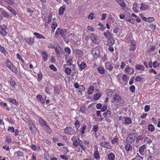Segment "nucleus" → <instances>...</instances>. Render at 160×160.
Instances as JSON below:
<instances>
[{
    "label": "nucleus",
    "instance_id": "nucleus-1",
    "mask_svg": "<svg viewBox=\"0 0 160 160\" xmlns=\"http://www.w3.org/2000/svg\"><path fill=\"white\" fill-rule=\"evenodd\" d=\"M5 66L8 68L15 74H18L19 76L21 75V72H18V68L15 66L8 59H7L5 62Z\"/></svg>",
    "mask_w": 160,
    "mask_h": 160
},
{
    "label": "nucleus",
    "instance_id": "nucleus-2",
    "mask_svg": "<svg viewBox=\"0 0 160 160\" xmlns=\"http://www.w3.org/2000/svg\"><path fill=\"white\" fill-rule=\"evenodd\" d=\"M137 134L136 133H129L127 137L126 141V143L132 144L136 140Z\"/></svg>",
    "mask_w": 160,
    "mask_h": 160
},
{
    "label": "nucleus",
    "instance_id": "nucleus-3",
    "mask_svg": "<svg viewBox=\"0 0 160 160\" xmlns=\"http://www.w3.org/2000/svg\"><path fill=\"white\" fill-rule=\"evenodd\" d=\"M103 115L107 122H111L113 116L111 115L110 111L107 110L106 112L103 113Z\"/></svg>",
    "mask_w": 160,
    "mask_h": 160
},
{
    "label": "nucleus",
    "instance_id": "nucleus-4",
    "mask_svg": "<svg viewBox=\"0 0 160 160\" xmlns=\"http://www.w3.org/2000/svg\"><path fill=\"white\" fill-rule=\"evenodd\" d=\"M100 52L99 48L97 47L94 48L92 50V53L93 56L96 58L99 57Z\"/></svg>",
    "mask_w": 160,
    "mask_h": 160
},
{
    "label": "nucleus",
    "instance_id": "nucleus-5",
    "mask_svg": "<svg viewBox=\"0 0 160 160\" xmlns=\"http://www.w3.org/2000/svg\"><path fill=\"white\" fill-rule=\"evenodd\" d=\"M16 56L17 57V59L19 60L21 65L22 67L25 70H26V69H27V66L26 65L24 60L19 53H17L16 54Z\"/></svg>",
    "mask_w": 160,
    "mask_h": 160
},
{
    "label": "nucleus",
    "instance_id": "nucleus-6",
    "mask_svg": "<svg viewBox=\"0 0 160 160\" xmlns=\"http://www.w3.org/2000/svg\"><path fill=\"white\" fill-rule=\"evenodd\" d=\"M99 145L101 147L106 148L107 149H111L112 148V146L108 142L102 141L100 143Z\"/></svg>",
    "mask_w": 160,
    "mask_h": 160
},
{
    "label": "nucleus",
    "instance_id": "nucleus-7",
    "mask_svg": "<svg viewBox=\"0 0 160 160\" xmlns=\"http://www.w3.org/2000/svg\"><path fill=\"white\" fill-rule=\"evenodd\" d=\"M71 141L72 142V145L75 147L78 146L80 140H81L79 138H77L76 136H74L71 138Z\"/></svg>",
    "mask_w": 160,
    "mask_h": 160
},
{
    "label": "nucleus",
    "instance_id": "nucleus-8",
    "mask_svg": "<svg viewBox=\"0 0 160 160\" xmlns=\"http://www.w3.org/2000/svg\"><path fill=\"white\" fill-rule=\"evenodd\" d=\"M64 132L69 135H72L75 133V130L71 127H67L64 129Z\"/></svg>",
    "mask_w": 160,
    "mask_h": 160
},
{
    "label": "nucleus",
    "instance_id": "nucleus-9",
    "mask_svg": "<svg viewBox=\"0 0 160 160\" xmlns=\"http://www.w3.org/2000/svg\"><path fill=\"white\" fill-rule=\"evenodd\" d=\"M89 37L92 40L93 43L97 44L98 43V37L95 34L91 33Z\"/></svg>",
    "mask_w": 160,
    "mask_h": 160
},
{
    "label": "nucleus",
    "instance_id": "nucleus-10",
    "mask_svg": "<svg viewBox=\"0 0 160 160\" xmlns=\"http://www.w3.org/2000/svg\"><path fill=\"white\" fill-rule=\"evenodd\" d=\"M73 52L76 57L78 58H81L83 55V53L82 51L81 50L75 49L73 51Z\"/></svg>",
    "mask_w": 160,
    "mask_h": 160
},
{
    "label": "nucleus",
    "instance_id": "nucleus-11",
    "mask_svg": "<svg viewBox=\"0 0 160 160\" xmlns=\"http://www.w3.org/2000/svg\"><path fill=\"white\" fill-rule=\"evenodd\" d=\"M113 100H114L112 102H119L122 100V98L118 94H115L113 97Z\"/></svg>",
    "mask_w": 160,
    "mask_h": 160
},
{
    "label": "nucleus",
    "instance_id": "nucleus-12",
    "mask_svg": "<svg viewBox=\"0 0 160 160\" xmlns=\"http://www.w3.org/2000/svg\"><path fill=\"white\" fill-rule=\"evenodd\" d=\"M115 1L123 9L127 7L126 4L124 0H115Z\"/></svg>",
    "mask_w": 160,
    "mask_h": 160
},
{
    "label": "nucleus",
    "instance_id": "nucleus-13",
    "mask_svg": "<svg viewBox=\"0 0 160 160\" xmlns=\"http://www.w3.org/2000/svg\"><path fill=\"white\" fill-rule=\"evenodd\" d=\"M105 66L106 69L110 71H112L113 69V66L112 64L108 61H107L105 63Z\"/></svg>",
    "mask_w": 160,
    "mask_h": 160
},
{
    "label": "nucleus",
    "instance_id": "nucleus-14",
    "mask_svg": "<svg viewBox=\"0 0 160 160\" xmlns=\"http://www.w3.org/2000/svg\"><path fill=\"white\" fill-rule=\"evenodd\" d=\"M125 69V72L128 74H133L134 70L132 68L129 67L128 66H127Z\"/></svg>",
    "mask_w": 160,
    "mask_h": 160
},
{
    "label": "nucleus",
    "instance_id": "nucleus-15",
    "mask_svg": "<svg viewBox=\"0 0 160 160\" xmlns=\"http://www.w3.org/2000/svg\"><path fill=\"white\" fill-rule=\"evenodd\" d=\"M59 34L62 37L64 36L65 35V34L64 33V30L61 29L59 28H57L55 32V35H58Z\"/></svg>",
    "mask_w": 160,
    "mask_h": 160
},
{
    "label": "nucleus",
    "instance_id": "nucleus-16",
    "mask_svg": "<svg viewBox=\"0 0 160 160\" xmlns=\"http://www.w3.org/2000/svg\"><path fill=\"white\" fill-rule=\"evenodd\" d=\"M46 96L44 98H43L41 95L37 94V98L39 101L43 105H44L45 103Z\"/></svg>",
    "mask_w": 160,
    "mask_h": 160
},
{
    "label": "nucleus",
    "instance_id": "nucleus-17",
    "mask_svg": "<svg viewBox=\"0 0 160 160\" xmlns=\"http://www.w3.org/2000/svg\"><path fill=\"white\" fill-rule=\"evenodd\" d=\"M125 39L128 43H131L134 42L133 38L130 35H127L125 38Z\"/></svg>",
    "mask_w": 160,
    "mask_h": 160
},
{
    "label": "nucleus",
    "instance_id": "nucleus-18",
    "mask_svg": "<svg viewBox=\"0 0 160 160\" xmlns=\"http://www.w3.org/2000/svg\"><path fill=\"white\" fill-rule=\"evenodd\" d=\"M104 36L105 38L107 39L112 38V35L109 32V30H107L103 33Z\"/></svg>",
    "mask_w": 160,
    "mask_h": 160
},
{
    "label": "nucleus",
    "instance_id": "nucleus-19",
    "mask_svg": "<svg viewBox=\"0 0 160 160\" xmlns=\"http://www.w3.org/2000/svg\"><path fill=\"white\" fill-rule=\"evenodd\" d=\"M24 40L27 43L30 45H32L34 42V39L31 37L25 38Z\"/></svg>",
    "mask_w": 160,
    "mask_h": 160
},
{
    "label": "nucleus",
    "instance_id": "nucleus-20",
    "mask_svg": "<svg viewBox=\"0 0 160 160\" xmlns=\"http://www.w3.org/2000/svg\"><path fill=\"white\" fill-rule=\"evenodd\" d=\"M8 81L10 84V86L12 88H15V87L17 86L16 82L12 78H11L10 80Z\"/></svg>",
    "mask_w": 160,
    "mask_h": 160
},
{
    "label": "nucleus",
    "instance_id": "nucleus-21",
    "mask_svg": "<svg viewBox=\"0 0 160 160\" xmlns=\"http://www.w3.org/2000/svg\"><path fill=\"white\" fill-rule=\"evenodd\" d=\"M131 144L127 143L125 146V149L127 152H128L129 151H131L132 150V147L130 145Z\"/></svg>",
    "mask_w": 160,
    "mask_h": 160
},
{
    "label": "nucleus",
    "instance_id": "nucleus-22",
    "mask_svg": "<svg viewBox=\"0 0 160 160\" xmlns=\"http://www.w3.org/2000/svg\"><path fill=\"white\" fill-rule=\"evenodd\" d=\"M146 145L145 144L143 145L140 147L139 152L141 155H144V152L146 148Z\"/></svg>",
    "mask_w": 160,
    "mask_h": 160
},
{
    "label": "nucleus",
    "instance_id": "nucleus-23",
    "mask_svg": "<svg viewBox=\"0 0 160 160\" xmlns=\"http://www.w3.org/2000/svg\"><path fill=\"white\" fill-rule=\"evenodd\" d=\"M33 34L35 35L36 38L38 39H45L46 38V37L38 33L37 32H34L33 33Z\"/></svg>",
    "mask_w": 160,
    "mask_h": 160
},
{
    "label": "nucleus",
    "instance_id": "nucleus-24",
    "mask_svg": "<svg viewBox=\"0 0 160 160\" xmlns=\"http://www.w3.org/2000/svg\"><path fill=\"white\" fill-rule=\"evenodd\" d=\"M135 69L136 70H140L142 72L145 70V68L144 67L141 65L139 64H137L135 66Z\"/></svg>",
    "mask_w": 160,
    "mask_h": 160
},
{
    "label": "nucleus",
    "instance_id": "nucleus-25",
    "mask_svg": "<svg viewBox=\"0 0 160 160\" xmlns=\"http://www.w3.org/2000/svg\"><path fill=\"white\" fill-rule=\"evenodd\" d=\"M66 7V5L63 4L62 6L60 8L58 12V14L59 15H61L64 13L65 11Z\"/></svg>",
    "mask_w": 160,
    "mask_h": 160
},
{
    "label": "nucleus",
    "instance_id": "nucleus-26",
    "mask_svg": "<svg viewBox=\"0 0 160 160\" xmlns=\"http://www.w3.org/2000/svg\"><path fill=\"white\" fill-rule=\"evenodd\" d=\"M107 45L108 46H112L115 43L114 40L112 38L107 39Z\"/></svg>",
    "mask_w": 160,
    "mask_h": 160
},
{
    "label": "nucleus",
    "instance_id": "nucleus-27",
    "mask_svg": "<svg viewBox=\"0 0 160 160\" xmlns=\"http://www.w3.org/2000/svg\"><path fill=\"white\" fill-rule=\"evenodd\" d=\"M93 157L96 160H100L101 157L98 151L94 152Z\"/></svg>",
    "mask_w": 160,
    "mask_h": 160
},
{
    "label": "nucleus",
    "instance_id": "nucleus-28",
    "mask_svg": "<svg viewBox=\"0 0 160 160\" xmlns=\"http://www.w3.org/2000/svg\"><path fill=\"white\" fill-rule=\"evenodd\" d=\"M78 65L80 71H82L84 68L87 67V65L86 63L84 62H82L80 64L78 63Z\"/></svg>",
    "mask_w": 160,
    "mask_h": 160
},
{
    "label": "nucleus",
    "instance_id": "nucleus-29",
    "mask_svg": "<svg viewBox=\"0 0 160 160\" xmlns=\"http://www.w3.org/2000/svg\"><path fill=\"white\" fill-rule=\"evenodd\" d=\"M41 53L44 62H46L48 59V55L47 52H46L42 51Z\"/></svg>",
    "mask_w": 160,
    "mask_h": 160
},
{
    "label": "nucleus",
    "instance_id": "nucleus-30",
    "mask_svg": "<svg viewBox=\"0 0 160 160\" xmlns=\"http://www.w3.org/2000/svg\"><path fill=\"white\" fill-rule=\"evenodd\" d=\"M130 47L129 48L130 51H132L135 50L136 49V41L131 43Z\"/></svg>",
    "mask_w": 160,
    "mask_h": 160
},
{
    "label": "nucleus",
    "instance_id": "nucleus-31",
    "mask_svg": "<svg viewBox=\"0 0 160 160\" xmlns=\"http://www.w3.org/2000/svg\"><path fill=\"white\" fill-rule=\"evenodd\" d=\"M39 122L41 126L42 127H45L47 125L46 122L41 118H39Z\"/></svg>",
    "mask_w": 160,
    "mask_h": 160
},
{
    "label": "nucleus",
    "instance_id": "nucleus-32",
    "mask_svg": "<svg viewBox=\"0 0 160 160\" xmlns=\"http://www.w3.org/2000/svg\"><path fill=\"white\" fill-rule=\"evenodd\" d=\"M80 141H79V143L78 145V146L80 147L83 150V151L85 152L86 150V146L83 143V142L81 140Z\"/></svg>",
    "mask_w": 160,
    "mask_h": 160
},
{
    "label": "nucleus",
    "instance_id": "nucleus-33",
    "mask_svg": "<svg viewBox=\"0 0 160 160\" xmlns=\"http://www.w3.org/2000/svg\"><path fill=\"white\" fill-rule=\"evenodd\" d=\"M0 106L5 108L6 107V109L7 111H9L10 110V108L8 107L7 104L6 103H3V102H0Z\"/></svg>",
    "mask_w": 160,
    "mask_h": 160
},
{
    "label": "nucleus",
    "instance_id": "nucleus-34",
    "mask_svg": "<svg viewBox=\"0 0 160 160\" xmlns=\"http://www.w3.org/2000/svg\"><path fill=\"white\" fill-rule=\"evenodd\" d=\"M0 33L3 37L6 36L7 35V32L2 28V26L0 25Z\"/></svg>",
    "mask_w": 160,
    "mask_h": 160
},
{
    "label": "nucleus",
    "instance_id": "nucleus-35",
    "mask_svg": "<svg viewBox=\"0 0 160 160\" xmlns=\"http://www.w3.org/2000/svg\"><path fill=\"white\" fill-rule=\"evenodd\" d=\"M115 158V156L112 152H111L108 156V160H114Z\"/></svg>",
    "mask_w": 160,
    "mask_h": 160
},
{
    "label": "nucleus",
    "instance_id": "nucleus-36",
    "mask_svg": "<svg viewBox=\"0 0 160 160\" xmlns=\"http://www.w3.org/2000/svg\"><path fill=\"white\" fill-rule=\"evenodd\" d=\"M148 131L151 132H154L155 130L154 127L151 124L148 125Z\"/></svg>",
    "mask_w": 160,
    "mask_h": 160
},
{
    "label": "nucleus",
    "instance_id": "nucleus-37",
    "mask_svg": "<svg viewBox=\"0 0 160 160\" xmlns=\"http://www.w3.org/2000/svg\"><path fill=\"white\" fill-rule=\"evenodd\" d=\"M7 100L9 101L11 103L14 104L15 105H17L18 104V102L15 99H11L10 98H8L7 99Z\"/></svg>",
    "mask_w": 160,
    "mask_h": 160
},
{
    "label": "nucleus",
    "instance_id": "nucleus-38",
    "mask_svg": "<svg viewBox=\"0 0 160 160\" xmlns=\"http://www.w3.org/2000/svg\"><path fill=\"white\" fill-rule=\"evenodd\" d=\"M94 90V86H90L88 89V93L89 95L92 94Z\"/></svg>",
    "mask_w": 160,
    "mask_h": 160
},
{
    "label": "nucleus",
    "instance_id": "nucleus-39",
    "mask_svg": "<svg viewBox=\"0 0 160 160\" xmlns=\"http://www.w3.org/2000/svg\"><path fill=\"white\" fill-rule=\"evenodd\" d=\"M57 27V24L56 22H53L51 25V28L52 29L51 31L52 32H54V30Z\"/></svg>",
    "mask_w": 160,
    "mask_h": 160
},
{
    "label": "nucleus",
    "instance_id": "nucleus-40",
    "mask_svg": "<svg viewBox=\"0 0 160 160\" xmlns=\"http://www.w3.org/2000/svg\"><path fill=\"white\" fill-rule=\"evenodd\" d=\"M0 51L2 53H3L5 55H7L8 51L5 49L4 47L0 45Z\"/></svg>",
    "mask_w": 160,
    "mask_h": 160
},
{
    "label": "nucleus",
    "instance_id": "nucleus-41",
    "mask_svg": "<svg viewBox=\"0 0 160 160\" xmlns=\"http://www.w3.org/2000/svg\"><path fill=\"white\" fill-rule=\"evenodd\" d=\"M138 6V4L136 2L134 3L133 5L132 9L136 13H138L139 12V10L137 8Z\"/></svg>",
    "mask_w": 160,
    "mask_h": 160
},
{
    "label": "nucleus",
    "instance_id": "nucleus-42",
    "mask_svg": "<svg viewBox=\"0 0 160 160\" xmlns=\"http://www.w3.org/2000/svg\"><path fill=\"white\" fill-rule=\"evenodd\" d=\"M131 119L128 117H126L124 119V123L127 124H129L132 123Z\"/></svg>",
    "mask_w": 160,
    "mask_h": 160
},
{
    "label": "nucleus",
    "instance_id": "nucleus-43",
    "mask_svg": "<svg viewBox=\"0 0 160 160\" xmlns=\"http://www.w3.org/2000/svg\"><path fill=\"white\" fill-rule=\"evenodd\" d=\"M148 8L149 7L147 5L145 4L142 3L140 9L141 10H144L146 9H148Z\"/></svg>",
    "mask_w": 160,
    "mask_h": 160
},
{
    "label": "nucleus",
    "instance_id": "nucleus-44",
    "mask_svg": "<svg viewBox=\"0 0 160 160\" xmlns=\"http://www.w3.org/2000/svg\"><path fill=\"white\" fill-rule=\"evenodd\" d=\"M144 138V137L143 135H139L137 137L136 140V143H138L139 141L143 140Z\"/></svg>",
    "mask_w": 160,
    "mask_h": 160
},
{
    "label": "nucleus",
    "instance_id": "nucleus-45",
    "mask_svg": "<svg viewBox=\"0 0 160 160\" xmlns=\"http://www.w3.org/2000/svg\"><path fill=\"white\" fill-rule=\"evenodd\" d=\"M133 159L134 160H143V158L140 156L138 153Z\"/></svg>",
    "mask_w": 160,
    "mask_h": 160
},
{
    "label": "nucleus",
    "instance_id": "nucleus-46",
    "mask_svg": "<svg viewBox=\"0 0 160 160\" xmlns=\"http://www.w3.org/2000/svg\"><path fill=\"white\" fill-rule=\"evenodd\" d=\"M119 140V138L117 136H115L114 138L111 141V143L112 144H114L115 143H117Z\"/></svg>",
    "mask_w": 160,
    "mask_h": 160
},
{
    "label": "nucleus",
    "instance_id": "nucleus-47",
    "mask_svg": "<svg viewBox=\"0 0 160 160\" xmlns=\"http://www.w3.org/2000/svg\"><path fill=\"white\" fill-rule=\"evenodd\" d=\"M74 124L75 127V128L76 129H78V128H79L80 126V121L77 119L75 122Z\"/></svg>",
    "mask_w": 160,
    "mask_h": 160
},
{
    "label": "nucleus",
    "instance_id": "nucleus-48",
    "mask_svg": "<svg viewBox=\"0 0 160 160\" xmlns=\"http://www.w3.org/2000/svg\"><path fill=\"white\" fill-rule=\"evenodd\" d=\"M42 72L40 71L38 74L37 79L38 82H40L42 79Z\"/></svg>",
    "mask_w": 160,
    "mask_h": 160
},
{
    "label": "nucleus",
    "instance_id": "nucleus-49",
    "mask_svg": "<svg viewBox=\"0 0 160 160\" xmlns=\"http://www.w3.org/2000/svg\"><path fill=\"white\" fill-rule=\"evenodd\" d=\"M144 141L145 143L148 144H150L152 142L151 140L148 137H146L144 138Z\"/></svg>",
    "mask_w": 160,
    "mask_h": 160
},
{
    "label": "nucleus",
    "instance_id": "nucleus-50",
    "mask_svg": "<svg viewBox=\"0 0 160 160\" xmlns=\"http://www.w3.org/2000/svg\"><path fill=\"white\" fill-rule=\"evenodd\" d=\"M98 72L102 74H103L105 72V70L104 68L102 67H99L98 68Z\"/></svg>",
    "mask_w": 160,
    "mask_h": 160
},
{
    "label": "nucleus",
    "instance_id": "nucleus-51",
    "mask_svg": "<svg viewBox=\"0 0 160 160\" xmlns=\"http://www.w3.org/2000/svg\"><path fill=\"white\" fill-rule=\"evenodd\" d=\"M71 72V69L69 68H66L65 69V72L68 75H70Z\"/></svg>",
    "mask_w": 160,
    "mask_h": 160
},
{
    "label": "nucleus",
    "instance_id": "nucleus-52",
    "mask_svg": "<svg viewBox=\"0 0 160 160\" xmlns=\"http://www.w3.org/2000/svg\"><path fill=\"white\" fill-rule=\"evenodd\" d=\"M159 63L156 61H154L152 63L153 67L154 68H156L159 66Z\"/></svg>",
    "mask_w": 160,
    "mask_h": 160
},
{
    "label": "nucleus",
    "instance_id": "nucleus-53",
    "mask_svg": "<svg viewBox=\"0 0 160 160\" xmlns=\"http://www.w3.org/2000/svg\"><path fill=\"white\" fill-rule=\"evenodd\" d=\"M72 58H70L66 61L67 65L68 66L72 65Z\"/></svg>",
    "mask_w": 160,
    "mask_h": 160
},
{
    "label": "nucleus",
    "instance_id": "nucleus-54",
    "mask_svg": "<svg viewBox=\"0 0 160 160\" xmlns=\"http://www.w3.org/2000/svg\"><path fill=\"white\" fill-rule=\"evenodd\" d=\"M101 95L99 93L95 94L93 96V98L95 100H98L100 98Z\"/></svg>",
    "mask_w": 160,
    "mask_h": 160
},
{
    "label": "nucleus",
    "instance_id": "nucleus-55",
    "mask_svg": "<svg viewBox=\"0 0 160 160\" xmlns=\"http://www.w3.org/2000/svg\"><path fill=\"white\" fill-rule=\"evenodd\" d=\"M64 51L66 53H67L68 55L70 54L71 52L70 49L68 47L65 48Z\"/></svg>",
    "mask_w": 160,
    "mask_h": 160
},
{
    "label": "nucleus",
    "instance_id": "nucleus-56",
    "mask_svg": "<svg viewBox=\"0 0 160 160\" xmlns=\"http://www.w3.org/2000/svg\"><path fill=\"white\" fill-rule=\"evenodd\" d=\"M128 16L129 17V18H130L129 21H128V22L132 24H134L135 22L134 19H133L132 17L130 16V13L128 12Z\"/></svg>",
    "mask_w": 160,
    "mask_h": 160
},
{
    "label": "nucleus",
    "instance_id": "nucleus-57",
    "mask_svg": "<svg viewBox=\"0 0 160 160\" xmlns=\"http://www.w3.org/2000/svg\"><path fill=\"white\" fill-rule=\"evenodd\" d=\"M150 27L151 28L152 31L154 32L156 29V25L152 23H151L149 25Z\"/></svg>",
    "mask_w": 160,
    "mask_h": 160
},
{
    "label": "nucleus",
    "instance_id": "nucleus-58",
    "mask_svg": "<svg viewBox=\"0 0 160 160\" xmlns=\"http://www.w3.org/2000/svg\"><path fill=\"white\" fill-rule=\"evenodd\" d=\"M8 131L11 132L13 133L15 132V129L13 127H9L8 128Z\"/></svg>",
    "mask_w": 160,
    "mask_h": 160
},
{
    "label": "nucleus",
    "instance_id": "nucleus-59",
    "mask_svg": "<svg viewBox=\"0 0 160 160\" xmlns=\"http://www.w3.org/2000/svg\"><path fill=\"white\" fill-rule=\"evenodd\" d=\"M130 91L132 93H133L135 92V87L134 86L132 85L129 87Z\"/></svg>",
    "mask_w": 160,
    "mask_h": 160
},
{
    "label": "nucleus",
    "instance_id": "nucleus-60",
    "mask_svg": "<svg viewBox=\"0 0 160 160\" xmlns=\"http://www.w3.org/2000/svg\"><path fill=\"white\" fill-rule=\"evenodd\" d=\"M86 127L85 125L83 126L81 128L80 131V133L82 135H83L85 133L84 131L86 130Z\"/></svg>",
    "mask_w": 160,
    "mask_h": 160
},
{
    "label": "nucleus",
    "instance_id": "nucleus-61",
    "mask_svg": "<svg viewBox=\"0 0 160 160\" xmlns=\"http://www.w3.org/2000/svg\"><path fill=\"white\" fill-rule=\"evenodd\" d=\"M6 142L8 143H10L11 142V138L10 136H7L6 138Z\"/></svg>",
    "mask_w": 160,
    "mask_h": 160
},
{
    "label": "nucleus",
    "instance_id": "nucleus-62",
    "mask_svg": "<svg viewBox=\"0 0 160 160\" xmlns=\"http://www.w3.org/2000/svg\"><path fill=\"white\" fill-rule=\"evenodd\" d=\"M50 68L52 70L54 71H56L57 70V68L53 65L51 64L49 66Z\"/></svg>",
    "mask_w": 160,
    "mask_h": 160
},
{
    "label": "nucleus",
    "instance_id": "nucleus-63",
    "mask_svg": "<svg viewBox=\"0 0 160 160\" xmlns=\"http://www.w3.org/2000/svg\"><path fill=\"white\" fill-rule=\"evenodd\" d=\"M94 18V14L93 13H91L88 16V18L89 19H93Z\"/></svg>",
    "mask_w": 160,
    "mask_h": 160
},
{
    "label": "nucleus",
    "instance_id": "nucleus-64",
    "mask_svg": "<svg viewBox=\"0 0 160 160\" xmlns=\"http://www.w3.org/2000/svg\"><path fill=\"white\" fill-rule=\"evenodd\" d=\"M60 157L61 159L64 160H68V157L66 155H60Z\"/></svg>",
    "mask_w": 160,
    "mask_h": 160
}]
</instances>
